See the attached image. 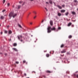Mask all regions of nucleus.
Instances as JSON below:
<instances>
[{
	"label": "nucleus",
	"instance_id": "nucleus-5",
	"mask_svg": "<svg viewBox=\"0 0 78 78\" xmlns=\"http://www.w3.org/2000/svg\"><path fill=\"white\" fill-rule=\"evenodd\" d=\"M57 6L58 8H59V9H62V7L60 5H57Z\"/></svg>",
	"mask_w": 78,
	"mask_h": 78
},
{
	"label": "nucleus",
	"instance_id": "nucleus-9",
	"mask_svg": "<svg viewBox=\"0 0 78 78\" xmlns=\"http://www.w3.org/2000/svg\"><path fill=\"white\" fill-rule=\"evenodd\" d=\"M72 25V23H69L68 25V27H70V25Z\"/></svg>",
	"mask_w": 78,
	"mask_h": 78
},
{
	"label": "nucleus",
	"instance_id": "nucleus-7",
	"mask_svg": "<svg viewBox=\"0 0 78 78\" xmlns=\"http://www.w3.org/2000/svg\"><path fill=\"white\" fill-rule=\"evenodd\" d=\"M18 25L19 27L20 28H22V27L21 26V25H20V24L18 23Z\"/></svg>",
	"mask_w": 78,
	"mask_h": 78
},
{
	"label": "nucleus",
	"instance_id": "nucleus-56",
	"mask_svg": "<svg viewBox=\"0 0 78 78\" xmlns=\"http://www.w3.org/2000/svg\"><path fill=\"white\" fill-rule=\"evenodd\" d=\"M11 39H10V40H9V41H11Z\"/></svg>",
	"mask_w": 78,
	"mask_h": 78
},
{
	"label": "nucleus",
	"instance_id": "nucleus-28",
	"mask_svg": "<svg viewBox=\"0 0 78 78\" xmlns=\"http://www.w3.org/2000/svg\"><path fill=\"white\" fill-rule=\"evenodd\" d=\"M5 11H6V10H5L4 9V10H2V12H5Z\"/></svg>",
	"mask_w": 78,
	"mask_h": 78
},
{
	"label": "nucleus",
	"instance_id": "nucleus-46",
	"mask_svg": "<svg viewBox=\"0 0 78 78\" xmlns=\"http://www.w3.org/2000/svg\"><path fill=\"white\" fill-rule=\"evenodd\" d=\"M1 34H3V32H1Z\"/></svg>",
	"mask_w": 78,
	"mask_h": 78
},
{
	"label": "nucleus",
	"instance_id": "nucleus-47",
	"mask_svg": "<svg viewBox=\"0 0 78 78\" xmlns=\"http://www.w3.org/2000/svg\"><path fill=\"white\" fill-rule=\"evenodd\" d=\"M50 54H51V51H50Z\"/></svg>",
	"mask_w": 78,
	"mask_h": 78
},
{
	"label": "nucleus",
	"instance_id": "nucleus-25",
	"mask_svg": "<svg viewBox=\"0 0 78 78\" xmlns=\"http://www.w3.org/2000/svg\"><path fill=\"white\" fill-rule=\"evenodd\" d=\"M10 5V3H7L8 6H9Z\"/></svg>",
	"mask_w": 78,
	"mask_h": 78
},
{
	"label": "nucleus",
	"instance_id": "nucleus-10",
	"mask_svg": "<svg viewBox=\"0 0 78 78\" xmlns=\"http://www.w3.org/2000/svg\"><path fill=\"white\" fill-rule=\"evenodd\" d=\"M46 56L47 57H48L50 56V55L48 54H46Z\"/></svg>",
	"mask_w": 78,
	"mask_h": 78
},
{
	"label": "nucleus",
	"instance_id": "nucleus-27",
	"mask_svg": "<svg viewBox=\"0 0 78 78\" xmlns=\"http://www.w3.org/2000/svg\"><path fill=\"white\" fill-rule=\"evenodd\" d=\"M23 63H25L26 62V61L25 60H23Z\"/></svg>",
	"mask_w": 78,
	"mask_h": 78
},
{
	"label": "nucleus",
	"instance_id": "nucleus-34",
	"mask_svg": "<svg viewBox=\"0 0 78 78\" xmlns=\"http://www.w3.org/2000/svg\"><path fill=\"white\" fill-rule=\"evenodd\" d=\"M62 7H65V5H62Z\"/></svg>",
	"mask_w": 78,
	"mask_h": 78
},
{
	"label": "nucleus",
	"instance_id": "nucleus-49",
	"mask_svg": "<svg viewBox=\"0 0 78 78\" xmlns=\"http://www.w3.org/2000/svg\"><path fill=\"white\" fill-rule=\"evenodd\" d=\"M64 55H61V56H64Z\"/></svg>",
	"mask_w": 78,
	"mask_h": 78
},
{
	"label": "nucleus",
	"instance_id": "nucleus-58",
	"mask_svg": "<svg viewBox=\"0 0 78 78\" xmlns=\"http://www.w3.org/2000/svg\"><path fill=\"white\" fill-rule=\"evenodd\" d=\"M46 51H45V52H46Z\"/></svg>",
	"mask_w": 78,
	"mask_h": 78
},
{
	"label": "nucleus",
	"instance_id": "nucleus-57",
	"mask_svg": "<svg viewBox=\"0 0 78 78\" xmlns=\"http://www.w3.org/2000/svg\"><path fill=\"white\" fill-rule=\"evenodd\" d=\"M16 8V9H17V8Z\"/></svg>",
	"mask_w": 78,
	"mask_h": 78
},
{
	"label": "nucleus",
	"instance_id": "nucleus-32",
	"mask_svg": "<svg viewBox=\"0 0 78 78\" xmlns=\"http://www.w3.org/2000/svg\"><path fill=\"white\" fill-rule=\"evenodd\" d=\"M58 30H61V27H58Z\"/></svg>",
	"mask_w": 78,
	"mask_h": 78
},
{
	"label": "nucleus",
	"instance_id": "nucleus-26",
	"mask_svg": "<svg viewBox=\"0 0 78 78\" xmlns=\"http://www.w3.org/2000/svg\"><path fill=\"white\" fill-rule=\"evenodd\" d=\"M5 0H3V3L4 4L5 3Z\"/></svg>",
	"mask_w": 78,
	"mask_h": 78
},
{
	"label": "nucleus",
	"instance_id": "nucleus-45",
	"mask_svg": "<svg viewBox=\"0 0 78 78\" xmlns=\"http://www.w3.org/2000/svg\"><path fill=\"white\" fill-rule=\"evenodd\" d=\"M53 53H52V55H53V53H54V51H52Z\"/></svg>",
	"mask_w": 78,
	"mask_h": 78
},
{
	"label": "nucleus",
	"instance_id": "nucleus-44",
	"mask_svg": "<svg viewBox=\"0 0 78 78\" xmlns=\"http://www.w3.org/2000/svg\"><path fill=\"white\" fill-rule=\"evenodd\" d=\"M30 25H32L33 23H30Z\"/></svg>",
	"mask_w": 78,
	"mask_h": 78
},
{
	"label": "nucleus",
	"instance_id": "nucleus-4",
	"mask_svg": "<svg viewBox=\"0 0 78 78\" xmlns=\"http://www.w3.org/2000/svg\"><path fill=\"white\" fill-rule=\"evenodd\" d=\"M66 50H65V49L63 50V51H61V53H66Z\"/></svg>",
	"mask_w": 78,
	"mask_h": 78
},
{
	"label": "nucleus",
	"instance_id": "nucleus-12",
	"mask_svg": "<svg viewBox=\"0 0 78 78\" xmlns=\"http://www.w3.org/2000/svg\"><path fill=\"white\" fill-rule=\"evenodd\" d=\"M12 49L16 51H17V49H16V48H13Z\"/></svg>",
	"mask_w": 78,
	"mask_h": 78
},
{
	"label": "nucleus",
	"instance_id": "nucleus-15",
	"mask_svg": "<svg viewBox=\"0 0 78 78\" xmlns=\"http://www.w3.org/2000/svg\"><path fill=\"white\" fill-rule=\"evenodd\" d=\"M12 31L11 30H9V34H12Z\"/></svg>",
	"mask_w": 78,
	"mask_h": 78
},
{
	"label": "nucleus",
	"instance_id": "nucleus-30",
	"mask_svg": "<svg viewBox=\"0 0 78 78\" xmlns=\"http://www.w3.org/2000/svg\"><path fill=\"white\" fill-rule=\"evenodd\" d=\"M34 14H36V12L34 11Z\"/></svg>",
	"mask_w": 78,
	"mask_h": 78
},
{
	"label": "nucleus",
	"instance_id": "nucleus-48",
	"mask_svg": "<svg viewBox=\"0 0 78 78\" xmlns=\"http://www.w3.org/2000/svg\"><path fill=\"white\" fill-rule=\"evenodd\" d=\"M22 3V2H19V3Z\"/></svg>",
	"mask_w": 78,
	"mask_h": 78
},
{
	"label": "nucleus",
	"instance_id": "nucleus-18",
	"mask_svg": "<svg viewBox=\"0 0 78 78\" xmlns=\"http://www.w3.org/2000/svg\"><path fill=\"white\" fill-rule=\"evenodd\" d=\"M58 16H61V14L60 13H58Z\"/></svg>",
	"mask_w": 78,
	"mask_h": 78
},
{
	"label": "nucleus",
	"instance_id": "nucleus-59",
	"mask_svg": "<svg viewBox=\"0 0 78 78\" xmlns=\"http://www.w3.org/2000/svg\"><path fill=\"white\" fill-rule=\"evenodd\" d=\"M27 64V63H26Z\"/></svg>",
	"mask_w": 78,
	"mask_h": 78
},
{
	"label": "nucleus",
	"instance_id": "nucleus-8",
	"mask_svg": "<svg viewBox=\"0 0 78 78\" xmlns=\"http://www.w3.org/2000/svg\"><path fill=\"white\" fill-rule=\"evenodd\" d=\"M66 12V10H62L61 11V12Z\"/></svg>",
	"mask_w": 78,
	"mask_h": 78
},
{
	"label": "nucleus",
	"instance_id": "nucleus-17",
	"mask_svg": "<svg viewBox=\"0 0 78 78\" xmlns=\"http://www.w3.org/2000/svg\"><path fill=\"white\" fill-rule=\"evenodd\" d=\"M13 45V46H14V47H16V46H17V44L16 43H14Z\"/></svg>",
	"mask_w": 78,
	"mask_h": 78
},
{
	"label": "nucleus",
	"instance_id": "nucleus-43",
	"mask_svg": "<svg viewBox=\"0 0 78 78\" xmlns=\"http://www.w3.org/2000/svg\"><path fill=\"white\" fill-rule=\"evenodd\" d=\"M30 1H31V2H33V1H34V0H30Z\"/></svg>",
	"mask_w": 78,
	"mask_h": 78
},
{
	"label": "nucleus",
	"instance_id": "nucleus-2",
	"mask_svg": "<svg viewBox=\"0 0 78 78\" xmlns=\"http://www.w3.org/2000/svg\"><path fill=\"white\" fill-rule=\"evenodd\" d=\"M9 16V17H13V18H14V17L17 16V14L16 13H14L13 12H11L10 13Z\"/></svg>",
	"mask_w": 78,
	"mask_h": 78
},
{
	"label": "nucleus",
	"instance_id": "nucleus-11",
	"mask_svg": "<svg viewBox=\"0 0 78 78\" xmlns=\"http://www.w3.org/2000/svg\"><path fill=\"white\" fill-rule=\"evenodd\" d=\"M5 17H4V16H1V19H4Z\"/></svg>",
	"mask_w": 78,
	"mask_h": 78
},
{
	"label": "nucleus",
	"instance_id": "nucleus-53",
	"mask_svg": "<svg viewBox=\"0 0 78 78\" xmlns=\"http://www.w3.org/2000/svg\"><path fill=\"white\" fill-rule=\"evenodd\" d=\"M7 27V28H8V27H9V26H8Z\"/></svg>",
	"mask_w": 78,
	"mask_h": 78
},
{
	"label": "nucleus",
	"instance_id": "nucleus-42",
	"mask_svg": "<svg viewBox=\"0 0 78 78\" xmlns=\"http://www.w3.org/2000/svg\"><path fill=\"white\" fill-rule=\"evenodd\" d=\"M20 41H21V42H23V40H20Z\"/></svg>",
	"mask_w": 78,
	"mask_h": 78
},
{
	"label": "nucleus",
	"instance_id": "nucleus-33",
	"mask_svg": "<svg viewBox=\"0 0 78 78\" xmlns=\"http://www.w3.org/2000/svg\"><path fill=\"white\" fill-rule=\"evenodd\" d=\"M76 77H77V78H78V74L76 75Z\"/></svg>",
	"mask_w": 78,
	"mask_h": 78
},
{
	"label": "nucleus",
	"instance_id": "nucleus-22",
	"mask_svg": "<svg viewBox=\"0 0 78 78\" xmlns=\"http://www.w3.org/2000/svg\"><path fill=\"white\" fill-rule=\"evenodd\" d=\"M72 14H73L74 15H75V14H76V13L74 12H72Z\"/></svg>",
	"mask_w": 78,
	"mask_h": 78
},
{
	"label": "nucleus",
	"instance_id": "nucleus-6",
	"mask_svg": "<svg viewBox=\"0 0 78 78\" xmlns=\"http://www.w3.org/2000/svg\"><path fill=\"white\" fill-rule=\"evenodd\" d=\"M50 24L51 26H53V21L52 20L50 21Z\"/></svg>",
	"mask_w": 78,
	"mask_h": 78
},
{
	"label": "nucleus",
	"instance_id": "nucleus-35",
	"mask_svg": "<svg viewBox=\"0 0 78 78\" xmlns=\"http://www.w3.org/2000/svg\"><path fill=\"white\" fill-rule=\"evenodd\" d=\"M67 54L68 55L70 54V53L69 52H67Z\"/></svg>",
	"mask_w": 78,
	"mask_h": 78
},
{
	"label": "nucleus",
	"instance_id": "nucleus-24",
	"mask_svg": "<svg viewBox=\"0 0 78 78\" xmlns=\"http://www.w3.org/2000/svg\"><path fill=\"white\" fill-rule=\"evenodd\" d=\"M49 3H50L51 4H52V1L51 0H49Z\"/></svg>",
	"mask_w": 78,
	"mask_h": 78
},
{
	"label": "nucleus",
	"instance_id": "nucleus-21",
	"mask_svg": "<svg viewBox=\"0 0 78 78\" xmlns=\"http://www.w3.org/2000/svg\"><path fill=\"white\" fill-rule=\"evenodd\" d=\"M72 35H69V39L72 38Z\"/></svg>",
	"mask_w": 78,
	"mask_h": 78
},
{
	"label": "nucleus",
	"instance_id": "nucleus-39",
	"mask_svg": "<svg viewBox=\"0 0 78 78\" xmlns=\"http://www.w3.org/2000/svg\"><path fill=\"white\" fill-rule=\"evenodd\" d=\"M5 56H6V55H7V54H6V53L5 54Z\"/></svg>",
	"mask_w": 78,
	"mask_h": 78
},
{
	"label": "nucleus",
	"instance_id": "nucleus-23",
	"mask_svg": "<svg viewBox=\"0 0 78 78\" xmlns=\"http://www.w3.org/2000/svg\"><path fill=\"white\" fill-rule=\"evenodd\" d=\"M74 2H75V3H78V2L76 0H74Z\"/></svg>",
	"mask_w": 78,
	"mask_h": 78
},
{
	"label": "nucleus",
	"instance_id": "nucleus-36",
	"mask_svg": "<svg viewBox=\"0 0 78 78\" xmlns=\"http://www.w3.org/2000/svg\"><path fill=\"white\" fill-rule=\"evenodd\" d=\"M43 77H44V78H46V77H45V76H43Z\"/></svg>",
	"mask_w": 78,
	"mask_h": 78
},
{
	"label": "nucleus",
	"instance_id": "nucleus-1",
	"mask_svg": "<svg viewBox=\"0 0 78 78\" xmlns=\"http://www.w3.org/2000/svg\"><path fill=\"white\" fill-rule=\"evenodd\" d=\"M56 30V28L55 27H54L52 28L51 27L49 26L47 28V32L48 33H50L51 32V31H55Z\"/></svg>",
	"mask_w": 78,
	"mask_h": 78
},
{
	"label": "nucleus",
	"instance_id": "nucleus-3",
	"mask_svg": "<svg viewBox=\"0 0 78 78\" xmlns=\"http://www.w3.org/2000/svg\"><path fill=\"white\" fill-rule=\"evenodd\" d=\"M18 39L19 40H20V39H22V36L20 35L18 36Z\"/></svg>",
	"mask_w": 78,
	"mask_h": 78
},
{
	"label": "nucleus",
	"instance_id": "nucleus-41",
	"mask_svg": "<svg viewBox=\"0 0 78 78\" xmlns=\"http://www.w3.org/2000/svg\"><path fill=\"white\" fill-rule=\"evenodd\" d=\"M72 27H74V25H72Z\"/></svg>",
	"mask_w": 78,
	"mask_h": 78
},
{
	"label": "nucleus",
	"instance_id": "nucleus-31",
	"mask_svg": "<svg viewBox=\"0 0 78 78\" xmlns=\"http://www.w3.org/2000/svg\"><path fill=\"white\" fill-rule=\"evenodd\" d=\"M45 9H46V11H48V10H47V8H45Z\"/></svg>",
	"mask_w": 78,
	"mask_h": 78
},
{
	"label": "nucleus",
	"instance_id": "nucleus-52",
	"mask_svg": "<svg viewBox=\"0 0 78 78\" xmlns=\"http://www.w3.org/2000/svg\"><path fill=\"white\" fill-rule=\"evenodd\" d=\"M77 11H78V8L77 9Z\"/></svg>",
	"mask_w": 78,
	"mask_h": 78
},
{
	"label": "nucleus",
	"instance_id": "nucleus-19",
	"mask_svg": "<svg viewBox=\"0 0 78 78\" xmlns=\"http://www.w3.org/2000/svg\"><path fill=\"white\" fill-rule=\"evenodd\" d=\"M65 15H66V16H68V15H69V12H67L66 13Z\"/></svg>",
	"mask_w": 78,
	"mask_h": 78
},
{
	"label": "nucleus",
	"instance_id": "nucleus-20",
	"mask_svg": "<svg viewBox=\"0 0 78 78\" xmlns=\"http://www.w3.org/2000/svg\"><path fill=\"white\" fill-rule=\"evenodd\" d=\"M20 7H21V6L19 5L18 6V9H20Z\"/></svg>",
	"mask_w": 78,
	"mask_h": 78
},
{
	"label": "nucleus",
	"instance_id": "nucleus-50",
	"mask_svg": "<svg viewBox=\"0 0 78 78\" xmlns=\"http://www.w3.org/2000/svg\"><path fill=\"white\" fill-rule=\"evenodd\" d=\"M42 23L44 22V20H43L42 21Z\"/></svg>",
	"mask_w": 78,
	"mask_h": 78
},
{
	"label": "nucleus",
	"instance_id": "nucleus-29",
	"mask_svg": "<svg viewBox=\"0 0 78 78\" xmlns=\"http://www.w3.org/2000/svg\"><path fill=\"white\" fill-rule=\"evenodd\" d=\"M16 64H18L19 63V62H16Z\"/></svg>",
	"mask_w": 78,
	"mask_h": 78
},
{
	"label": "nucleus",
	"instance_id": "nucleus-37",
	"mask_svg": "<svg viewBox=\"0 0 78 78\" xmlns=\"http://www.w3.org/2000/svg\"><path fill=\"white\" fill-rule=\"evenodd\" d=\"M24 75L25 76H27V74L24 73Z\"/></svg>",
	"mask_w": 78,
	"mask_h": 78
},
{
	"label": "nucleus",
	"instance_id": "nucleus-51",
	"mask_svg": "<svg viewBox=\"0 0 78 78\" xmlns=\"http://www.w3.org/2000/svg\"><path fill=\"white\" fill-rule=\"evenodd\" d=\"M13 8H14V5H13Z\"/></svg>",
	"mask_w": 78,
	"mask_h": 78
},
{
	"label": "nucleus",
	"instance_id": "nucleus-38",
	"mask_svg": "<svg viewBox=\"0 0 78 78\" xmlns=\"http://www.w3.org/2000/svg\"><path fill=\"white\" fill-rule=\"evenodd\" d=\"M36 16H35L34 17V19H36Z\"/></svg>",
	"mask_w": 78,
	"mask_h": 78
},
{
	"label": "nucleus",
	"instance_id": "nucleus-13",
	"mask_svg": "<svg viewBox=\"0 0 78 78\" xmlns=\"http://www.w3.org/2000/svg\"><path fill=\"white\" fill-rule=\"evenodd\" d=\"M64 44H62L61 46V48H63V47H64Z\"/></svg>",
	"mask_w": 78,
	"mask_h": 78
},
{
	"label": "nucleus",
	"instance_id": "nucleus-16",
	"mask_svg": "<svg viewBox=\"0 0 78 78\" xmlns=\"http://www.w3.org/2000/svg\"><path fill=\"white\" fill-rule=\"evenodd\" d=\"M4 33L5 34H7V33H8V31L6 30H4Z\"/></svg>",
	"mask_w": 78,
	"mask_h": 78
},
{
	"label": "nucleus",
	"instance_id": "nucleus-55",
	"mask_svg": "<svg viewBox=\"0 0 78 78\" xmlns=\"http://www.w3.org/2000/svg\"><path fill=\"white\" fill-rule=\"evenodd\" d=\"M1 24H0V27H1Z\"/></svg>",
	"mask_w": 78,
	"mask_h": 78
},
{
	"label": "nucleus",
	"instance_id": "nucleus-54",
	"mask_svg": "<svg viewBox=\"0 0 78 78\" xmlns=\"http://www.w3.org/2000/svg\"><path fill=\"white\" fill-rule=\"evenodd\" d=\"M34 72V73H36V72Z\"/></svg>",
	"mask_w": 78,
	"mask_h": 78
},
{
	"label": "nucleus",
	"instance_id": "nucleus-14",
	"mask_svg": "<svg viewBox=\"0 0 78 78\" xmlns=\"http://www.w3.org/2000/svg\"><path fill=\"white\" fill-rule=\"evenodd\" d=\"M46 72L47 73H51V71L48 70Z\"/></svg>",
	"mask_w": 78,
	"mask_h": 78
},
{
	"label": "nucleus",
	"instance_id": "nucleus-40",
	"mask_svg": "<svg viewBox=\"0 0 78 78\" xmlns=\"http://www.w3.org/2000/svg\"><path fill=\"white\" fill-rule=\"evenodd\" d=\"M46 4H48V2H46Z\"/></svg>",
	"mask_w": 78,
	"mask_h": 78
}]
</instances>
